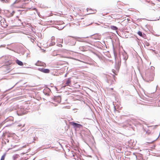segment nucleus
Listing matches in <instances>:
<instances>
[{
	"label": "nucleus",
	"instance_id": "nucleus-1",
	"mask_svg": "<svg viewBox=\"0 0 160 160\" xmlns=\"http://www.w3.org/2000/svg\"><path fill=\"white\" fill-rule=\"evenodd\" d=\"M71 125H72L73 128L75 129H76L78 128H80L82 127V126L79 124L76 123L74 122H71Z\"/></svg>",
	"mask_w": 160,
	"mask_h": 160
},
{
	"label": "nucleus",
	"instance_id": "nucleus-2",
	"mask_svg": "<svg viewBox=\"0 0 160 160\" xmlns=\"http://www.w3.org/2000/svg\"><path fill=\"white\" fill-rule=\"evenodd\" d=\"M72 89L71 88V99H73V100H78V98L79 97L78 95H76V94H74V92H73V91H72Z\"/></svg>",
	"mask_w": 160,
	"mask_h": 160
},
{
	"label": "nucleus",
	"instance_id": "nucleus-3",
	"mask_svg": "<svg viewBox=\"0 0 160 160\" xmlns=\"http://www.w3.org/2000/svg\"><path fill=\"white\" fill-rule=\"evenodd\" d=\"M14 3H18V7L20 8H23L24 7L25 5L23 3V1H18V0H16L14 2Z\"/></svg>",
	"mask_w": 160,
	"mask_h": 160
},
{
	"label": "nucleus",
	"instance_id": "nucleus-4",
	"mask_svg": "<svg viewBox=\"0 0 160 160\" xmlns=\"http://www.w3.org/2000/svg\"><path fill=\"white\" fill-rule=\"evenodd\" d=\"M123 59L125 61V62H126V60L128 58V56L126 52L124 51L122 53Z\"/></svg>",
	"mask_w": 160,
	"mask_h": 160
},
{
	"label": "nucleus",
	"instance_id": "nucleus-5",
	"mask_svg": "<svg viewBox=\"0 0 160 160\" xmlns=\"http://www.w3.org/2000/svg\"><path fill=\"white\" fill-rule=\"evenodd\" d=\"M72 152V155L71 154V160H77L78 157L75 154L73 153V151H71Z\"/></svg>",
	"mask_w": 160,
	"mask_h": 160
},
{
	"label": "nucleus",
	"instance_id": "nucleus-6",
	"mask_svg": "<svg viewBox=\"0 0 160 160\" xmlns=\"http://www.w3.org/2000/svg\"><path fill=\"white\" fill-rule=\"evenodd\" d=\"M88 37H86L82 38V37H75V39L78 41L81 42H85L84 40V38H88Z\"/></svg>",
	"mask_w": 160,
	"mask_h": 160
},
{
	"label": "nucleus",
	"instance_id": "nucleus-7",
	"mask_svg": "<svg viewBox=\"0 0 160 160\" xmlns=\"http://www.w3.org/2000/svg\"><path fill=\"white\" fill-rule=\"evenodd\" d=\"M71 45H74L76 43V40L75 39V37L71 36Z\"/></svg>",
	"mask_w": 160,
	"mask_h": 160
},
{
	"label": "nucleus",
	"instance_id": "nucleus-8",
	"mask_svg": "<svg viewBox=\"0 0 160 160\" xmlns=\"http://www.w3.org/2000/svg\"><path fill=\"white\" fill-rule=\"evenodd\" d=\"M36 65L38 66L45 67L46 64L41 61H38L36 63Z\"/></svg>",
	"mask_w": 160,
	"mask_h": 160
},
{
	"label": "nucleus",
	"instance_id": "nucleus-9",
	"mask_svg": "<svg viewBox=\"0 0 160 160\" xmlns=\"http://www.w3.org/2000/svg\"><path fill=\"white\" fill-rule=\"evenodd\" d=\"M38 70L43 72L45 73H49L50 72V70L49 69H45L44 68H39Z\"/></svg>",
	"mask_w": 160,
	"mask_h": 160
},
{
	"label": "nucleus",
	"instance_id": "nucleus-10",
	"mask_svg": "<svg viewBox=\"0 0 160 160\" xmlns=\"http://www.w3.org/2000/svg\"><path fill=\"white\" fill-rule=\"evenodd\" d=\"M72 17L71 15V19H72ZM79 25V24L78 22H77V24H76L73 22H71V25H70L71 27H76L77 26H78Z\"/></svg>",
	"mask_w": 160,
	"mask_h": 160
},
{
	"label": "nucleus",
	"instance_id": "nucleus-11",
	"mask_svg": "<svg viewBox=\"0 0 160 160\" xmlns=\"http://www.w3.org/2000/svg\"><path fill=\"white\" fill-rule=\"evenodd\" d=\"M16 62L17 64L20 66H22L23 65L22 62L18 59L16 60Z\"/></svg>",
	"mask_w": 160,
	"mask_h": 160
},
{
	"label": "nucleus",
	"instance_id": "nucleus-12",
	"mask_svg": "<svg viewBox=\"0 0 160 160\" xmlns=\"http://www.w3.org/2000/svg\"><path fill=\"white\" fill-rule=\"evenodd\" d=\"M110 28L111 29L114 30H116L118 29V28L117 27L113 25L110 26Z\"/></svg>",
	"mask_w": 160,
	"mask_h": 160
},
{
	"label": "nucleus",
	"instance_id": "nucleus-13",
	"mask_svg": "<svg viewBox=\"0 0 160 160\" xmlns=\"http://www.w3.org/2000/svg\"><path fill=\"white\" fill-rule=\"evenodd\" d=\"M137 33L139 36L142 37H143L145 35V34L140 31H138Z\"/></svg>",
	"mask_w": 160,
	"mask_h": 160
},
{
	"label": "nucleus",
	"instance_id": "nucleus-14",
	"mask_svg": "<svg viewBox=\"0 0 160 160\" xmlns=\"http://www.w3.org/2000/svg\"><path fill=\"white\" fill-rule=\"evenodd\" d=\"M33 140H34V141H33L32 142H34V143H35V141H38V138H37V137H34L33 138Z\"/></svg>",
	"mask_w": 160,
	"mask_h": 160
},
{
	"label": "nucleus",
	"instance_id": "nucleus-15",
	"mask_svg": "<svg viewBox=\"0 0 160 160\" xmlns=\"http://www.w3.org/2000/svg\"><path fill=\"white\" fill-rule=\"evenodd\" d=\"M5 155H6L5 154H4L3 155H2V157H1V159H2V160H4L5 158Z\"/></svg>",
	"mask_w": 160,
	"mask_h": 160
},
{
	"label": "nucleus",
	"instance_id": "nucleus-16",
	"mask_svg": "<svg viewBox=\"0 0 160 160\" xmlns=\"http://www.w3.org/2000/svg\"><path fill=\"white\" fill-rule=\"evenodd\" d=\"M77 109L76 108H73L72 109V111H73L74 112H77Z\"/></svg>",
	"mask_w": 160,
	"mask_h": 160
},
{
	"label": "nucleus",
	"instance_id": "nucleus-17",
	"mask_svg": "<svg viewBox=\"0 0 160 160\" xmlns=\"http://www.w3.org/2000/svg\"><path fill=\"white\" fill-rule=\"evenodd\" d=\"M119 69V64H118V65L117 66V67L116 68V69L118 71Z\"/></svg>",
	"mask_w": 160,
	"mask_h": 160
},
{
	"label": "nucleus",
	"instance_id": "nucleus-18",
	"mask_svg": "<svg viewBox=\"0 0 160 160\" xmlns=\"http://www.w3.org/2000/svg\"><path fill=\"white\" fill-rule=\"evenodd\" d=\"M57 99H58V100H59V102H61V98L60 97H58L57 98Z\"/></svg>",
	"mask_w": 160,
	"mask_h": 160
},
{
	"label": "nucleus",
	"instance_id": "nucleus-19",
	"mask_svg": "<svg viewBox=\"0 0 160 160\" xmlns=\"http://www.w3.org/2000/svg\"><path fill=\"white\" fill-rule=\"evenodd\" d=\"M70 82V81L68 79L67 81V82H66V84L68 85H69V83Z\"/></svg>",
	"mask_w": 160,
	"mask_h": 160
},
{
	"label": "nucleus",
	"instance_id": "nucleus-20",
	"mask_svg": "<svg viewBox=\"0 0 160 160\" xmlns=\"http://www.w3.org/2000/svg\"><path fill=\"white\" fill-rule=\"evenodd\" d=\"M15 13V12L14 11H12V13H11V16H12L14 14V13Z\"/></svg>",
	"mask_w": 160,
	"mask_h": 160
},
{
	"label": "nucleus",
	"instance_id": "nucleus-21",
	"mask_svg": "<svg viewBox=\"0 0 160 160\" xmlns=\"http://www.w3.org/2000/svg\"><path fill=\"white\" fill-rule=\"evenodd\" d=\"M145 76L147 78H148V74L147 73H145Z\"/></svg>",
	"mask_w": 160,
	"mask_h": 160
},
{
	"label": "nucleus",
	"instance_id": "nucleus-22",
	"mask_svg": "<svg viewBox=\"0 0 160 160\" xmlns=\"http://www.w3.org/2000/svg\"><path fill=\"white\" fill-rule=\"evenodd\" d=\"M151 68L152 70H153V69H154V68L153 67H152Z\"/></svg>",
	"mask_w": 160,
	"mask_h": 160
},
{
	"label": "nucleus",
	"instance_id": "nucleus-23",
	"mask_svg": "<svg viewBox=\"0 0 160 160\" xmlns=\"http://www.w3.org/2000/svg\"><path fill=\"white\" fill-rule=\"evenodd\" d=\"M58 46L59 47H62V45L61 44H59Z\"/></svg>",
	"mask_w": 160,
	"mask_h": 160
},
{
	"label": "nucleus",
	"instance_id": "nucleus-24",
	"mask_svg": "<svg viewBox=\"0 0 160 160\" xmlns=\"http://www.w3.org/2000/svg\"><path fill=\"white\" fill-rule=\"evenodd\" d=\"M114 56H115V58L116 57V56H117V55L114 52Z\"/></svg>",
	"mask_w": 160,
	"mask_h": 160
},
{
	"label": "nucleus",
	"instance_id": "nucleus-25",
	"mask_svg": "<svg viewBox=\"0 0 160 160\" xmlns=\"http://www.w3.org/2000/svg\"><path fill=\"white\" fill-rule=\"evenodd\" d=\"M93 13H94V12H91L90 13H89V14H93Z\"/></svg>",
	"mask_w": 160,
	"mask_h": 160
},
{
	"label": "nucleus",
	"instance_id": "nucleus-26",
	"mask_svg": "<svg viewBox=\"0 0 160 160\" xmlns=\"http://www.w3.org/2000/svg\"><path fill=\"white\" fill-rule=\"evenodd\" d=\"M93 13H94V12H91L90 13H89V14H93Z\"/></svg>",
	"mask_w": 160,
	"mask_h": 160
},
{
	"label": "nucleus",
	"instance_id": "nucleus-27",
	"mask_svg": "<svg viewBox=\"0 0 160 160\" xmlns=\"http://www.w3.org/2000/svg\"><path fill=\"white\" fill-rule=\"evenodd\" d=\"M55 44V42H52V45H54Z\"/></svg>",
	"mask_w": 160,
	"mask_h": 160
},
{
	"label": "nucleus",
	"instance_id": "nucleus-28",
	"mask_svg": "<svg viewBox=\"0 0 160 160\" xmlns=\"http://www.w3.org/2000/svg\"><path fill=\"white\" fill-rule=\"evenodd\" d=\"M146 46H148L149 45V44L148 43L146 44Z\"/></svg>",
	"mask_w": 160,
	"mask_h": 160
},
{
	"label": "nucleus",
	"instance_id": "nucleus-29",
	"mask_svg": "<svg viewBox=\"0 0 160 160\" xmlns=\"http://www.w3.org/2000/svg\"><path fill=\"white\" fill-rule=\"evenodd\" d=\"M70 58L71 59H74V58H72L71 57V58Z\"/></svg>",
	"mask_w": 160,
	"mask_h": 160
},
{
	"label": "nucleus",
	"instance_id": "nucleus-30",
	"mask_svg": "<svg viewBox=\"0 0 160 160\" xmlns=\"http://www.w3.org/2000/svg\"><path fill=\"white\" fill-rule=\"evenodd\" d=\"M75 60L76 62H78V61H79L78 60H76V59H75Z\"/></svg>",
	"mask_w": 160,
	"mask_h": 160
},
{
	"label": "nucleus",
	"instance_id": "nucleus-31",
	"mask_svg": "<svg viewBox=\"0 0 160 160\" xmlns=\"http://www.w3.org/2000/svg\"><path fill=\"white\" fill-rule=\"evenodd\" d=\"M87 135H87V134H85V136H87Z\"/></svg>",
	"mask_w": 160,
	"mask_h": 160
},
{
	"label": "nucleus",
	"instance_id": "nucleus-32",
	"mask_svg": "<svg viewBox=\"0 0 160 160\" xmlns=\"http://www.w3.org/2000/svg\"><path fill=\"white\" fill-rule=\"evenodd\" d=\"M71 143H72V144H72V141H71Z\"/></svg>",
	"mask_w": 160,
	"mask_h": 160
},
{
	"label": "nucleus",
	"instance_id": "nucleus-33",
	"mask_svg": "<svg viewBox=\"0 0 160 160\" xmlns=\"http://www.w3.org/2000/svg\"><path fill=\"white\" fill-rule=\"evenodd\" d=\"M71 120H73V119L72 118H71Z\"/></svg>",
	"mask_w": 160,
	"mask_h": 160
},
{
	"label": "nucleus",
	"instance_id": "nucleus-34",
	"mask_svg": "<svg viewBox=\"0 0 160 160\" xmlns=\"http://www.w3.org/2000/svg\"><path fill=\"white\" fill-rule=\"evenodd\" d=\"M111 90H113V88H111Z\"/></svg>",
	"mask_w": 160,
	"mask_h": 160
},
{
	"label": "nucleus",
	"instance_id": "nucleus-35",
	"mask_svg": "<svg viewBox=\"0 0 160 160\" xmlns=\"http://www.w3.org/2000/svg\"><path fill=\"white\" fill-rule=\"evenodd\" d=\"M73 77L72 78H71V79H73Z\"/></svg>",
	"mask_w": 160,
	"mask_h": 160
},
{
	"label": "nucleus",
	"instance_id": "nucleus-36",
	"mask_svg": "<svg viewBox=\"0 0 160 160\" xmlns=\"http://www.w3.org/2000/svg\"><path fill=\"white\" fill-rule=\"evenodd\" d=\"M158 87V86H157L156 87V89H157V87Z\"/></svg>",
	"mask_w": 160,
	"mask_h": 160
},
{
	"label": "nucleus",
	"instance_id": "nucleus-37",
	"mask_svg": "<svg viewBox=\"0 0 160 160\" xmlns=\"http://www.w3.org/2000/svg\"><path fill=\"white\" fill-rule=\"evenodd\" d=\"M158 137L155 140H156L157 139H158Z\"/></svg>",
	"mask_w": 160,
	"mask_h": 160
},
{
	"label": "nucleus",
	"instance_id": "nucleus-38",
	"mask_svg": "<svg viewBox=\"0 0 160 160\" xmlns=\"http://www.w3.org/2000/svg\"><path fill=\"white\" fill-rule=\"evenodd\" d=\"M74 54H77V53H76V52H75V53H74Z\"/></svg>",
	"mask_w": 160,
	"mask_h": 160
},
{
	"label": "nucleus",
	"instance_id": "nucleus-39",
	"mask_svg": "<svg viewBox=\"0 0 160 160\" xmlns=\"http://www.w3.org/2000/svg\"><path fill=\"white\" fill-rule=\"evenodd\" d=\"M70 52H72V51H71V50L70 51Z\"/></svg>",
	"mask_w": 160,
	"mask_h": 160
},
{
	"label": "nucleus",
	"instance_id": "nucleus-40",
	"mask_svg": "<svg viewBox=\"0 0 160 160\" xmlns=\"http://www.w3.org/2000/svg\"><path fill=\"white\" fill-rule=\"evenodd\" d=\"M90 10H92V9H89Z\"/></svg>",
	"mask_w": 160,
	"mask_h": 160
},
{
	"label": "nucleus",
	"instance_id": "nucleus-41",
	"mask_svg": "<svg viewBox=\"0 0 160 160\" xmlns=\"http://www.w3.org/2000/svg\"><path fill=\"white\" fill-rule=\"evenodd\" d=\"M155 140H153V141H152V142H153Z\"/></svg>",
	"mask_w": 160,
	"mask_h": 160
},
{
	"label": "nucleus",
	"instance_id": "nucleus-42",
	"mask_svg": "<svg viewBox=\"0 0 160 160\" xmlns=\"http://www.w3.org/2000/svg\"><path fill=\"white\" fill-rule=\"evenodd\" d=\"M88 8H87V11H88Z\"/></svg>",
	"mask_w": 160,
	"mask_h": 160
},
{
	"label": "nucleus",
	"instance_id": "nucleus-43",
	"mask_svg": "<svg viewBox=\"0 0 160 160\" xmlns=\"http://www.w3.org/2000/svg\"><path fill=\"white\" fill-rule=\"evenodd\" d=\"M70 82H71V81H70Z\"/></svg>",
	"mask_w": 160,
	"mask_h": 160
}]
</instances>
